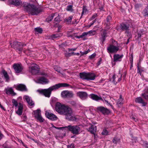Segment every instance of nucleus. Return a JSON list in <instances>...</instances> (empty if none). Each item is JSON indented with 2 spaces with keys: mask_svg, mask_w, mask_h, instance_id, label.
<instances>
[{
  "mask_svg": "<svg viewBox=\"0 0 148 148\" xmlns=\"http://www.w3.org/2000/svg\"><path fill=\"white\" fill-rule=\"evenodd\" d=\"M56 110L60 114L65 115V118L69 120L74 119L72 109L69 106L57 102L56 104Z\"/></svg>",
  "mask_w": 148,
  "mask_h": 148,
  "instance_id": "f257e3e1",
  "label": "nucleus"
},
{
  "mask_svg": "<svg viewBox=\"0 0 148 148\" xmlns=\"http://www.w3.org/2000/svg\"><path fill=\"white\" fill-rule=\"evenodd\" d=\"M69 86V85L66 83H60L51 86L47 89L38 90L37 91L46 97H49L52 91H55L60 87H67Z\"/></svg>",
  "mask_w": 148,
  "mask_h": 148,
  "instance_id": "f03ea898",
  "label": "nucleus"
},
{
  "mask_svg": "<svg viewBox=\"0 0 148 148\" xmlns=\"http://www.w3.org/2000/svg\"><path fill=\"white\" fill-rule=\"evenodd\" d=\"M22 6L25 11L32 15H36L41 12L39 8L32 4L24 2L23 3Z\"/></svg>",
  "mask_w": 148,
  "mask_h": 148,
  "instance_id": "7ed1b4c3",
  "label": "nucleus"
},
{
  "mask_svg": "<svg viewBox=\"0 0 148 148\" xmlns=\"http://www.w3.org/2000/svg\"><path fill=\"white\" fill-rule=\"evenodd\" d=\"M80 76L81 78L87 80H93L95 79V75L94 74L83 72L80 73Z\"/></svg>",
  "mask_w": 148,
  "mask_h": 148,
  "instance_id": "20e7f679",
  "label": "nucleus"
},
{
  "mask_svg": "<svg viewBox=\"0 0 148 148\" xmlns=\"http://www.w3.org/2000/svg\"><path fill=\"white\" fill-rule=\"evenodd\" d=\"M11 47L16 49L20 53L23 50V47L25 45V44L18 42H14L13 43H10Z\"/></svg>",
  "mask_w": 148,
  "mask_h": 148,
  "instance_id": "39448f33",
  "label": "nucleus"
},
{
  "mask_svg": "<svg viewBox=\"0 0 148 148\" xmlns=\"http://www.w3.org/2000/svg\"><path fill=\"white\" fill-rule=\"evenodd\" d=\"M67 128L73 133V134H78L79 133L80 128L77 125H69L67 126Z\"/></svg>",
  "mask_w": 148,
  "mask_h": 148,
  "instance_id": "423d86ee",
  "label": "nucleus"
},
{
  "mask_svg": "<svg viewBox=\"0 0 148 148\" xmlns=\"http://www.w3.org/2000/svg\"><path fill=\"white\" fill-rule=\"evenodd\" d=\"M61 95L64 98H72L73 97L74 94L71 91L64 90L61 92Z\"/></svg>",
  "mask_w": 148,
  "mask_h": 148,
  "instance_id": "0eeeda50",
  "label": "nucleus"
},
{
  "mask_svg": "<svg viewBox=\"0 0 148 148\" xmlns=\"http://www.w3.org/2000/svg\"><path fill=\"white\" fill-rule=\"evenodd\" d=\"M31 66L29 67V71L33 74H35L38 73L39 71L38 67V65L33 63L31 64Z\"/></svg>",
  "mask_w": 148,
  "mask_h": 148,
  "instance_id": "6e6552de",
  "label": "nucleus"
},
{
  "mask_svg": "<svg viewBox=\"0 0 148 148\" xmlns=\"http://www.w3.org/2000/svg\"><path fill=\"white\" fill-rule=\"evenodd\" d=\"M119 49V47L115 46L112 45H110L107 48V51L109 53H116Z\"/></svg>",
  "mask_w": 148,
  "mask_h": 148,
  "instance_id": "1a4fd4ad",
  "label": "nucleus"
},
{
  "mask_svg": "<svg viewBox=\"0 0 148 148\" xmlns=\"http://www.w3.org/2000/svg\"><path fill=\"white\" fill-rule=\"evenodd\" d=\"M35 81L37 83H40L42 84H47L49 82V80L43 77H40L37 79L35 80Z\"/></svg>",
  "mask_w": 148,
  "mask_h": 148,
  "instance_id": "9d476101",
  "label": "nucleus"
},
{
  "mask_svg": "<svg viewBox=\"0 0 148 148\" xmlns=\"http://www.w3.org/2000/svg\"><path fill=\"white\" fill-rule=\"evenodd\" d=\"M13 68L16 73H19L22 71L23 67L21 64L18 63L14 64Z\"/></svg>",
  "mask_w": 148,
  "mask_h": 148,
  "instance_id": "9b49d317",
  "label": "nucleus"
},
{
  "mask_svg": "<svg viewBox=\"0 0 148 148\" xmlns=\"http://www.w3.org/2000/svg\"><path fill=\"white\" fill-rule=\"evenodd\" d=\"M45 114L46 116L48 118L52 120H56L58 119L56 115L52 113H49L47 111L46 112Z\"/></svg>",
  "mask_w": 148,
  "mask_h": 148,
  "instance_id": "f8f14e48",
  "label": "nucleus"
},
{
  "mask_svg": "<svg viewBox=\"0 0 148 148\" xmlns=\"http://www.w3.org/2000/svg\"><path fill=\"white\" fill-rule=\"evenodd\" d=\"M77 95L82 100L86 99L87 97V94L86 92H78L77 93Z\"/></svg>",
  "mask_w": 148,
  "mask_h": 148,
  "instance_id": "ddd939ff",
  "label": "nucleus"
},
{
  "mask_svg": "<svg viewBox=\"0 0 148 148\" xmlns=\"http://www.w3.org/2000/svg\"><path fill=\"white\" fill-rule=\"evenodd\" d=\"M123 55L122 54L120 55L118 54H114L113 56V61L114 62H120L121 61Z\"/></svg>",
  "mask_w": 148,
  "mask_h": 148,
  "instance_id": "4468645a",
  "label": "nucleus"
},
{
  "mask_svg": "<svg viewBox=\"0 0 148 148\" xmlns=\"http://www.w3.org/2000/svg\"><path fill=\"white\" fill-rule=\"evenodd\" d=\"M2 77L3 78V79L5 80V81L7 82H9L10 80V78L7 72L3 70L2 71Z\"/></svg>",
  "mask_w": 148,
  "mask_h": 148,
  "instance_id": "2eb2a0df",
  "label": "nucleus"
},
{
  "mask_svg": "<svg viewBox=\"0 0 148 148\" xmlns=\"http://www.w3.org/2000/svg\"><path fill=\"white\" fill-rule=\"evenodd\" d=\"M23 99L26 101L29 105L32 106L34 105V102L29 96L25 95L23 97Z\"/></svg>",
  "mask_w": 148,
  "mask_h": 148,
  "instance_id": "dca6fc26",
  "label": "nucleus"
},
{
  "mask_svg": "<svg viewBox=\"0 0 148 148\" xmlns=\"http://www.w3.org/2000/svg\"><path fill=\"white\" fill-rule=\"evenodd\" d=\"M9 3L14 5H19L22 4V2L20 0H9Z\"/></svg>",
  "mask_w": 148,
  "mask_h": 148,
  "instance_id": "f3484780",
  "label": "nucleus"
},
{
  "mask_svg": "<svg viewBox=\"0 0 148 148\" xmlns=\"http://www.w3.org/2000/svg\"><path fill=\"white\" fill-rule=\"evenodd\" d=\"M15 88L21 91H24L26 90V88L25 85L22 84H19L14 85Z\"/></svg>",
  "mask_w": 148,
  "mask_h": 148,
  "instance_id": "a211bd4d",
  "label": "nucleus"
},
{
  "mask_svg": "<svg viewBox=\"0 0 148 148\" xmlns=\"http://www.w3.org/2000/svg\"><path fill=\"white\" fill-rule=\"evenodd\" d=\"M88 131L91 133L94 134L95 136V133L97 130L96 126L94 125H91L87 129Z\"/></svg>",
  "mask_w": 148,
  "mask_h": 148,
  "instance_id": "6ab92c4d",
  "label": "nucleus"
},
{
  "mask_svg": "<svg viewBox=\"0 0 148 148\" xmlns=\"http://www.w3.org/2000/svg\"><path fill=\"white\" fill-rule=\"evenodd\" d=\"M97 109L104 114H108L110 112L108 110L103 107H99L97 108Z\"/></svg>",
  "mask_w": 148,
  "mask_h": 148,
  "instance_id": "aec40b11",
  "label": "nucleus"
},
{
  "mask_svg": "<svg viewBox=\"0 0 148 148\" xmlns=\"http://www.w3.org/2000/svg\"><path fill=\"white\" fill-rule=\"evenodd\" d=\"M5 91L6 93L7 94H12L14 95H16V93L14 92L13 89L11 87H8L5 88Z\"/></svg>",
  "mask_w": 148,
  "mask_h": 148,
  "instance_id": "412c9836",
  "label": "nucleus"
},
{
  "mask_svg": "<svg viewBox=\"0 0 148 148\" xmlns=\"http://www.w3.org/2000/svg\"><path fill=\"white\" fill-rule=\"evenodd\" d=\"M89 97L93 100L97 101L100 100H102L103 99L100 97H99L97 95L93 94H90Z\"/></svg>",
  "mask_w": 148,
  "mask_h": 148,
  "instance_id": "4be33fe9",
  "label": "nucleus"
},
{
  "mask_svg": "<svg viewBox=\"0 0 148 148\" xmlns=\"http://www.w3.org/2000/svg\"><path fill=\"white\" fill-rule=\"evenodd\" d=\"M135 101L136 103L142 104L143 106H145L147 104V103L144 101L143 99L140 97L136 98Z\"/></svg>",
  "mask_w": 148,
  "mask_h": 148,
  "instance_id": "5701e85b",
  "label": "nucleus"
},
{
  "mask_svg": "<svg viewBox=\"0 0 148 148\" xmlns=\"http://www.w3.org/2000/svg\"><path fill=\"white\" fill-rule=\"evenodd\" d=\"M23 109V105L19 103L18 106V109L17 111L16 112V113L18 115H20L22 114Z\"/></svg>",
  "mask_w": 148,
  "mask_h": 148,
  "instance_id": "b1692460",
  "label": "nucleus"
},
{
  "mask_svg": "<svg viewBox=\"0 0 148 148\" xmlns=\"http://www.w3.org/2000/svg\"><path fill=\"white\" fill-rule=\"evenodd\" d=\"M107 32L106 31H104L101 34V37L100 39L103 43L106 39V38L107 36Z\"/></svg>",
  "mask_w": 148,
  "mask_h": 148,
  "instance_id": "393cba45",
  "label": "nucleus"
},
{
  "mask_svg": "<svg viewBox=\"0 0 148 148\" xmlns=\"http://www.w3.org/2000/svg\"><path fill=\"white\" fill-rule=\"evenodd\" d=\"M129 26L124 23H122L120 25V28L122 30H127L129 28Z\"/></svg>",
  "mask_w": 148,
  "mask_h": 148,
  "instance_id": "a878e982",
  "label": "nucleus"
},
{
  "mask_svg": "<svg viewBox=\"0 0 148 148\" xmlns=\"http://www.w3.org/2000/svg\"><path fill=\"white\" fill-rule=\"evenodd\" d=\"M40 112V109H38L34 111L33 112L32 114L35 115V117L36 118L41 115Z\"/></svg>",
  "mask_w": 148,
  "mask_h": 148,
  "instance_id": "bb28decb",
  "label": "nucleus"
},
{
  "mask_svg": "<svg viewBox=\"0 0 148 148\" xmlns=\"http://www.w3.org/2000/svg\"><path fill=\"white\" fill-rule=\"evenodd\" d=\"M123 99L122 97V96L120 95V98L118 99V101L117 103V104L119 107L123 103Z\"/></svg>",
  "mask_w": 148,
  "mask_h": 148,
  "instance_id": "cd10ccee",
  "label": "nucleus"
},
{
  "mask_svg": "<svg viewBox=\"0 0 148 148\" xmlns=\"http://www.w3.org/2000/svg\"><path fill=\"white\" fill-rule=\"evenodd\" d=\"M92 33V31H90L87 32H84L81 35L82 38H83L85 37L88 35L89 34L90 35H91Z\"/></svg>",
  "mask_w": 148,
  "mask_h": 148,
  "instance_id": "c85d7f7f",
  "label": "nucleus"
},
{
  "mask_svg": "<svg viewBox=\"0 0 148 148\" xmlns=\"http://www.w3.org/2000/svg\"><path fill=\"white\" fill-rule=\"evenodd\" d=\"M62 36L61 34H53L50 36L51 38L53 39L57 38L60 37Z\"/></svg>",
  "mask_w": 148,
  "mask_h": 148,
  "instance_id": "c756f323",
  "label": "nucleus"
},
{
  "mask_svg": "<svg viewBox=\"0 0 148 148\" xmlns=\"http://www.w3.org/2000/svg\"><path fill=\"white\" fill-rule=\"evenodd\" d=\"M57 13H56L55 14H52L51 16H49L46 19L47 21L48 22H49L51 21L52 19L55 16L57 15Z\"/></svg>",
  "mask_w": 148,
  "mask_h": 148,
  "instance_id": "7c9ffc66",
  "label": "nucleus"
},
{
  "mask_svg": "<svg viewBox=\"0 0 148 148\" xmlns=\"http://www.w3.org/2000/svg\"><path fill=\"white\" fill-rule=\"evenodd\" d=\"M34 30L36 33L37 34H41L42 31V29L40 27H37L35 28Z\"/></svg>",
  "mask_w": 148,
  "mask_h": 148,
  "instance_id": "2f4dec72",
  "label": "nucleus"
},
{
  "mask_svg": "<svg viewBox=\"0 0 148 148\" xmlns=\"http://www.w3.org/2000/svg\"><path fill=\"white\" fill-rule=\"evenodd\" d=\"M143 14L145 16H148V5L144 10L143 11Z\"/></svg>",
  "mask_w": 148,
  "mask_h": 148,
  "instance_id": "473e14b6",
  "label": "nucleus"
},
{
  "mask_svg": "<svg viewBox=\"0 0 148 148\" xmlns=\"http://www.w3.org/2000/svg\"><path fill=\"white\" fill-rule=\"evenodd\" d=\"M66 10L67 11H70V12H72L73 11V5H69L67 6Z\"/></svg>",
  "mask_w": 148,
  "mask_h": 148,
  "instance_id": "72a5a7b5",
  "label": "nucleus"
},
{
  "mask_svg": "<svg viewBox=\"0 0 148 148\" xmlns=\"http://www.w3.org/2000/svg\"><path fill=\"white\" fill-rule=\"evenodd\" d=\"M68 103L69 104H71V105H72L73 106H75L77 105V103H76V101H69L68 102Z\"/></svg>",
  "mask_w": 148,
  "mask_h": 148,
  "instance_id": "f704fd0d",
  "label": "nucleus"
},
{
  "mask_svg": "<svg viewBox=\"0 0 148 148\" xmlns=\"http://www.w3.org/2000/svg\"><path fill=\"white\" fill-rule=\"evenodd\" d=\"M142 96H143L146 99H148V89L147 90V92L142 94Z\"/></svg>",
  "mask_w": 148,
  "mask_h": 148,
  "instance_id": "c9c22d12",
  "label": "nucleus"
},
{
  "mask_svg": "<svg viewBox=\"0 0 148 148\" xmlns=\"http://www.w3.org/2000/svg\"><path fill=\"white\" fill-rule=\"evenodd\" d=\"M40 122H42L44 121V119L42 118L41 115L36 118Z\"/></svg>",
  "mask_w": 148,
  "mask_h": 148,
  "instance_id": "e433bc0d",
  "label": "nucleus"
},
{
  "mask_svg": "<svg viewBox=\"0 0 148 148\" xmlns=\"http://www.w3.org/2000/svg\"><path fill=\"white\" fill-rule=\"evenodd\" d=\"M120 141V139L118 138H114L112 140L113 142L115 144L118 143Z\"/></svg>",
  "mask_w": 148,
  "mask_h": 148,
  "instance_id": "4c0bfd02",
  "label": "nucleus"
},
{
  "mask_svg": "<svg viewBox=\"0 0 148 148\" xmlns=\"http://www.w3.org/2000/svg\"><path fill=\"white\" fill-rule=\"evenodd\" d=\"M73 18V16H71L69 17L68 18H66L65 19V21H66L68 22H71V20Z\"/></svg>",
  "mask_w": 148,
  "mask_h": 148,
  "instance_id": "58836bf2",
  "label": "nucleus"
},
{
  "mask_svg": "<svg viewBox=\"0 0 148 148\" xmlns=\"http://www.w3.org/2000/svg\"><path fill=\"white\" fill-rule=\"evenodd\" d=\"M96 56V54L95 53H93L90 56H89V58L91 60H92Z\"/></svg>",
  "mask_w": 148,
  "mask_h": 148,
  "instance_id": "ea45409f",
  "label": "nucleus"
},
{
  "mask_svg": "<svg viewBox=\"0 0 148 148\" xmlns=\"http://www.w3.org/2000/svg\"><path fill=\"white\" fill-rule=\"evenodd\" d=\"M90 51L89 50H88L87 51H84V52H82L81 51H80V53H81V56H82L84 54H87L89 51Z\"/></svg>",
  "mask_w": 148,
  "mask_h": 148,
  "instance_id": "a19ab883",
  "label": "nucleus"
},
{
  "mask_svg": "<svg viewBox=\"0 0 148 148\" xmlns=\"http://www.w3.org/2000/svg\"><path fill=\"white\" fill-rule=\"evenodd\" d=\"M108 132L106 129H104L102 132L101 134L103 135H107L108 134Z\"/></svg>",
  "mask_w": 148,
  "mask_h": 148,
  "instance_id": "79ce46f5",
  "label": "nucleus"
},
{
  "mask_svg": "<svg viewBox=\"0 0 148 148\" xmlns=\"http://www.w3.org/2000/svg\"><path fill=\"white\" fill-rule=\"evenodd\" d=\"M97 14L96 13L94 14L90 18L89 20L90 21H91L94 19L95 18L97 17Z\"/></svg>",
  "mask_w": 148,
  "mask_h": 148,
  "instance_id": "37998d69",
  "label": "nucleus"
},
{
  "mask_svg": "<svg viewBox=\"0 0 148 148\" xmlns=\"http://www.w3.org/2000/svg\"><path fill=\"white\" fill-rule=\"evenodd\" d=\"M53 127L58 130H63V129H64L67 128V126L62 127H57L55 126H53Z\"/></svg>",
  "mask_w": 148,
  "mask_h": 148,
  "instance_id": "c03bdc74",
  "label": "nucleus"
},
{
  "mask_svg": "<svg viewBox=\"0 0 148 148\" xmlns=\"http://www.w3.org/2000/svg\"><path fill=\"white\" fill-rule=\"evenodd\" d=\"M12 102L13 104L15 105L16 107L18 105V103L17 101L14 99H13L12 100Z\"/></svg>",
  "mask_w": 148,
  "mask_h": 148,
  "instance_id": "a18cd8bd",
  "label": "nucleus"
},
{
  "mask_svg": "<svg viewBox=\"0 0 148 148\" xmlns=\"http://www.w3.org/2000/svg\"><path fill=\"white\" fill-rule=\"evenodd\" d=\"M60 69H61V68L60 67H58L57 66L55 68V70L59 73H60Z\"/></svg>",
  "mask_w": 148,
  "mask_h": 148,
  "instance_id": "49530a36",
  "label": "nucleus"
},
{
  "mask_svg": "<svg viewBox=\"0 0 148 148\" xmlns=\"http://www.w3.org/2000/svg\"><path fill=\"white\" fill-rule=\"evenodd\" d=\"M105 101L108 105H110L111 107L113 108V106L110 103H109L108 101L106 100H105Z\"/></svg>",
  "mask_w": 148,
  "mask_h": 148,
  "instance_id": "de8ad7c7",
  "label": "nucleus"
},
{
  "mask_svg": "<svg viewBox=\"0 0 148 148\" xmlns=\"http://www.w3.org/2000/svg\"><path fill=\"white\" fill-rule=\"evenodd\" d=\"M96 20H95L94 21H93L90 24L87 26V27L88 28H89L91 26L93 25L94 24V23L95 22Z\"/></svg>",
  "mask_w": 148,
  "mask_h": 148,
  "instance_id": "09e8293b",
  "label": "nucleus"
},
{
  "mask_svg": "<svg viewBox=\"0 0 148 148\" xmlns=\"http://www.w3.org/2000/svg\"><path fill=\"white\" fill-rule=\"evenodd\" d=\"M67 36L69 37H72L73 36L71 34V33L70 32H68L67 33Z\"/></svg>",
  "mask_w": 148,
  "mask_h": 148,
  "instance_id": "8fccbe9b",
  "label": "nucleus"
},
{
  "mask_svg": "<svg viewBox=\"0 0 148 148\" xmlns=\"http://www.w3.org/2000/svg\"><path fill=\"white\" fill-rule=\"evenodd\" d=\"M86 11H87V9L86 8H83V10H82V15L84 13H86Z\"/></svg>",
  "mask_w": 148,
  "mask_h": 148,
  "instance_id": "3c124183",
  "label": "nucleus"
},
{
  "mask_svg": "<svg viewBox=\"0 0 148 148\" xmlns=\"http://www.w3.org/2000/svg\"><path fill=\"white\" fill-rule=\"evenodd\" d=\"M71 54L69 53H65V55L66 57H69L71 56Z\"/></svg>",
  "mask_w": 148,
  "mask_h": 148,
  "instance_id": "603ef678",
  "label": "nucleus"
},
{
  "mask_svg": "<svg viewBox=\"0 0 148 148\" xmlns=\"http://www.w3.org/2000/svg\"><path fill=\"white\" fill-rule=\"evenodd\" d=\"M55 21H59L60 20V17L59 16V15H58V17L55 18Z\"/></svg>",
  "mask_w": 148,
  "mask_h": 148,
  "instance_id": "864d4df0",
  "label": "nucleus"
},
{
  "mask_svg": "<svg viewBox=\"0 0 148 148\" xmlns=\"http://www.w3.org/2000/svg\"><path fill=\"white\" fill-rule=\"evenodd\" d=\"M116 75H114L113 76H112V80H113V82H114V83H115V78H116Z\"/></svg>",
  "mask_w": 148,
  "mask_h": 148,
  "instance_id": "5fc2aeb1",
  "label": "nucleus"
},
{
  "mask_svg": "<svg viewBox=\"0 0 148 148\" xmlns=\"http://www.w3.org/2000/svg\"><path fill=\"white\" fill-rule=\"evenodd\" d=\"M112 18V17L111 16H107V21L108 22H109L110 20H111Z\"/></svg>",
  "mask_w": 148,
  "mask_h": 148,
  "instance_id": "6e6d98bb",
  "label": "nucleus"
},
{
  "mask_svg": "<svg viewBox=\"0 0 148 148\" xmlns=\"http://www.w3.org/2000/svg\"><path fill=\"white\" fill-rule=\"evenodd\" d=\"M77 49V48H74V49H70V48H69L68 49V51H75Z\"/></svg>",
  "mask_w": 148,
  "mask_h": 148,
  "instance_id": "4d7b16f0",
  "label": "nucleus"
},
{
  "mask_svg": "<svg viewBox=\"0 0 148 148\" xmlns=\"http://www.w3.org/2000/svg\"><path fill=\"white\" fill-rule=\"evenodd\" d=\"M0 107L2 109H3V110L5 111V110L4 108V107L3 106L1 105H0Z\"/></svg>",
  "mask_w": 148,
  "mask_h": 148,
  "instance_id": "13d9d810",
  "label": "nucleus"
},
{
  "mask_svg": "<svg viewBox=\"0 0 148 148\" xmlns=\"http://www.w3.org/2000/svg\"><path fill=\"white\" fill-rule=\"evenodd\" d=\"M145 147L146 148H148V144L147 142H145Z\"/></svg>",
  "mask_w": 148,
  "mask_h": 148,
  "instance_id": "bf43d9fd",
  "label": "nucleus"
},
{
  "mask_svg": "<svg viewBox=\"0 0 148 148\" xmlns=\"http://www.w3.org/2000/svg\"><path fill=\"white\" fill-rule=\"evenodd\" d=\"M121 77H122V75H120V77L118 79V82H119L121 80Z\"/></svg>",
  "mask_w": 148,
  "mask_h": 148,
  "instance_id": "052dcab7",
  "label": "nucleus"
},
{
  "mask_svg": "<svg viewBox=\"0 0 148 148\" xmlns=\"http://www.w3.org/2000/svg\"><path fill=\"white\" fill-rule=\"evenodd\" d=\"M61 26L60 25H59L58 27V32L60 31V30L61 29Z\"/></svg>",
  "mask_w": 148,
  "mask_h": 148,
  "instance_id": "680f3d73",
  "label": "nucleus"
},
{
  "mask_svg": "<svg viewBox=\"0 0 148 148\" xmlns=\"http://www.w3.org/2000/svg\"><path fill=\"white\" fill-rule=\"evenodd\" d=\"M76 37L77 38H82V37L81 35L80 36H76Z\"/></svg>",
  "mask_w": 148,
  "mask_h": 148,
  "instance_id": "e2e57ef3",
  "label": "nucleus"
},
{
  "mask_svg": "<svg viewBox=\"0 0 148 148\" xmlns=\"http://www.w3.org/2000/svg\"><path fill=\"white\" fill-rule=\"evenodd\" d=\"M68 148H74V147L73 145H71V146L68 147Z\"/></svg>",
  "mask_w": 148,
  "mask_h": 148,
  "instance_id": "0e129e2a",
  "label": "nucleus"
},
{
  "mask_svg": "<svg viewBox=\"0 0 148 148\" xmlns=\"http://www.w3.org/2000/svg\"><path fill=\"white\" fill-rule=\"evenodd\" d=\"M20 143H21L24 146V143L22 141L20 140L19 141Z\"/></svg>",
  "mask_w": 148,
  "mask_h": 148,
  "instance_id": "69168bd1",
  "label": "nucleus"
},
{
  "mask_svg": "<svg viewBox=\"0 0 148 148\" xmlns=\"http://www.w3.org/2000/svg\"><path fill=\"white\" fill-rule=\"evenodd\" d=\"M70 53L71 54V56L72 55H75V53L73 52L71 53Z\"/></svg>",
  "mask_w": 148,
  "mask_h": 148,
  "instance_id": "338daca9",
  "label": "nucleus"
},
{
  "mask_svg": "<svg viewBox=\"0 0 148 148\" xmlns=\"http://www.w3.org/2000/svg\"><path fill=\"white\" fill-rule=\"evenodd\" d=\"M30 52V51L27 50V51H25L24 52L25 53L27 54L28 52Z\"/></svg>",
  "mask_w": 148,
  "mask_h": 148,
  "instance_id": "774afa93",
  "label": "nucleus"
}]
</instances>
